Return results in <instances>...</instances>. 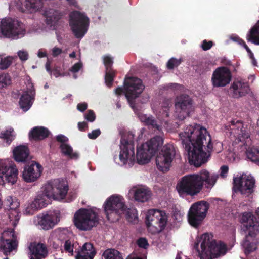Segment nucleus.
Instances as JSON below:
<instances>
[{"mask_svg": "<svg viewBox=\"0 0 259 259\" xmlns=\"http://www.w3.org/2000/svg\"><path fill=\"white\" fill-rule=\"evenodd\" d=\"M42 7L41 0H13L10 5L11 9L30 13L37 12Z\"/></svg>", "mask_w": 259, "mask_h": 259, "instance_id": "nucleus-20", "label": "nucleus"}, {"mask_svg": "<svg viewBox=\"0 0 259 259\" xmlns=\"http://www.w3.org/2000/svg\"><path fill=\"white\" fill-rule=\"evenodd\" d=\"M98 223V213L92 209L81 208L74 216V224L81 231L91 230Z\"/></svg>", "mask_w": 259, "mask_h": 259, "instance_id": "nucleus-5", "label": "nucleus"}, {"mask_svg": "<svg viewBox=\"0 0 259 259\" xmlns=\"http://www.w3.org/2000/svg\"><path fill=\"white\" fill-rule=\"evenodd\" d=\"M18 246L17 235L12 229L5 230L0 237V249L4 253L8 255L13 250H16Z\"/></svg>", "mask_w": 259, "mask_h": 259, "instance_id": "nucleus-15", "label": "nucleus"}, {"mask_svg": "<svg viewBox=\"0 0 259 259\" xmlns=\"http://www.w3.org/2000/svg\"><path fill=\"white\" fill-rule=\"evenodd\" d=\"M6 203L11 210L9 214V219L12 224L15 226L17 224L20 219V212H18L17 208L19 206V202L16 198H13L11 196H8L7 199Z\"/></svg>", "mask_w": 259, "mask_h": 259, "instance_id": "nucleus-29", "label": "nucleus"}, {"mask_svg": "<svg viewBox=\"0 0 259 259\" xmlns=\"http://www.w3.org/2000/svg\"><path fill=\"white\" fill-rule=\"evenodd\" d=\"M13 153L14 158L17 162H25L29 159V151L26 146L20 145L15 147Z\"/></svg>", "mask_w": 259, "mask_h": 259, "instance_id": "nucleus-35", "label": "nucleus"}, {"mask_svg": "<svg viewBox=\"0 0 259 259\" xmlns=\"http://www.w3.org/2000/svg\"><path fill=\"white\" fill-rule=\"evenodd\" d=\"M78 127L80 131H84L87 127V124L85 122H79L78 123Z\"/></svg>", "mask_w": 259, "mask_h": 259, "instance_id": "nucleus-64", "label": "nucleus"}, {"mask_svg": "<svg viewBox=\"0 0 259 259\" xmlns=\"http://www.w3.org/2000/svg\"><path fill=\"white\" fill-rule=\"evenodd\" d=\"M137 244L138 246L144 249H146L148 246H149V244L148 243V241L147 239L145 238H140L137 240Z\"/></svg>", "mask_w": 259, "mask_h": 259, "instance_id": "nucleus-53", "label": "nucleus"}, {"mask_svg": "<svg viewBox=\"0 0 259 259\" xmlns=\"http://www.w3.org/2000/svg\"><path fill=\"white\" fill-rule=\"evenodd\" d=\"M45 22L51 29L56 30L60 23L62 14L58 10L53 8L46 9L43 13Z\"/></svg>", "mask_w": 259, "mask_h": 259, "instance_id": "nucleus-24", "label": "nucleus"}, {"mask_svg": "<svg viewBox=\"0 0 259 259\" xmlns=\"http://www.w3.org/2000/svg\"><path fill=\"white\" fill-rule=\"evenodd\" d=\"M6 203L11 210L9 214V219L12 224L15 226L17 224L20 219V212H18L17 208L19 206V202L16 198H13L11 196H8L7 199Z\"/></svg>", "mask_w": 259, "mask_h": 259, "instance_id": "nucleus-30", "label": "nucleus"}, {"mask_svg": "<svg viewBox=\"0 0 259 259\" xmlns=\"http://www.w3.org/2000/svg\"><path fill=\"white\" fill-rule=\"evenodd\" d=\"M30 259H43L47 255V250L41 243H32L29 246Z\"/></svg>", "mask_w": 259, "mask_h": 259, "instance_id": "nucleus-31", "label": "nucleus"}, {"mask_svg": "<svg viewBox=\"0 0 259 259\" xmlns=\"http://www.w3.org/2000/svg\"><path fill=\"white\" fill-rule=\"evenodd\" d=\"M246 155L251 161L255 162H259V150L255 148L247 150Z\"/></svg>", "mask_w": 259, "mask_h": 259, "instance_id": "nucleus-44", "label": "nucleus"}, {"mask_svg": "<svg viewBox=\"0 0 259 259\" xmlns=\"http://www.w3.org/2000/svg\"><path fill=\"white\" fill-rule=\"evenodd\" d=\"M13 58L10 56L5 57L0 55V69H6L11 64Z\"/></svg>", "mask_w": 259, "mask_h": 259, "instance_id": "nucleus-47", "label": "nucleus"}, {"mask_svg": "<svg viewBox=\"0 0 259 259\" xmlns=\"http://www.w3.org/2000/svg\"><path fill=\"white\" fill-rule=\"evenodd\" d=\"M17 55L22 61H26L28 60L29 57L28 52L25 50H19L17 52Z\"/></svg>", "mask_w": 259, "mask_h": 259, "instance_id": "nucleus-54", "label": "nucleus"}, {"mask_svg": "<svg viewBox=\"0 0 259 259\" xmlns=\"http://www.w3.org/2000/svg\"><path fill=\"white\" fill-rule=\"evenodd\" d=\"M232 74L230 69L226 67H219L213 72L211 78L213 88H222L230 83Z\"/></svg>", "mask_w": 259, "mask_h": 259, "instance_id": "nucleus-19", "label": "nucleus"}, {"mask_svg": "<svg viewBox=\"0 0 259 259\" xmlns=\"http://www.w3.org/2000/svg\"><path fill=\"white\" fill-rule=\"evenodd\" d=\"M1 28L5 36L12 39L21 38L26 33L25 25L18 20L11 18L2 19Z\"/></svg>", "mask_w": 259, "mask_h": 259, "instance_id": "nucleus-8", "label": "nucleus"}, {"mask_svg": "<svg viewBox=\"0 0 259 259\" xmlns=\"http://www.w3.org/2000/svg\"><path fill=\"white\" fill-rule=\"evenodd\" d=\"M231 124L232 126H236V129L233 127H231L232 131L231 133H233L234 135V137H236L235 143H237L240 142L243 144L245 140L249 138V133L246 131L242 123L239 120H232L231 121Z\"/></svg>", "mask_w": 259, "mask_h": 259, "instance_id": "nucleus-25", "label": "nucleus"}, {"mask_svg": "<svg viewBox=\"0 0 259 259\" xmlns=\"http://www.w3.org/2000/svg\"><path fill=\"white\" fill-rule=\"evenodd\" d=\"M78 61L75 63L70 69L69 71L72 73L75 74L80 70L83 67V64L80 60V56L78 58ZM73 77L75 79L77 78V76L75 74L73 75Z\"/></svg>", "mask_w": 259, "mask_h": 259, "instance_id": "nucleus-49", "label": "nucleus"}, {"mask_svg": "<svg viewBox=\"0 0 259 259\" xmlns=\"http://www.w3.org/2000/svg\"><path fill=\"white\" fill-rule=\"evenodd\" d=\"M49 130L43 126H36L32 128L29 133V138L34 140H41L48 136Z\"/></svg>", "mask_w": 259, "mask_h": 259, "instance_id": "nucleus-37", "label": "nucleus"}, {"mask_svg": "<svg viewBox=\"0 0 259 259\" xmlns=\"http://www.w3.org/2000/svg\"><path fill=\"white\" fill-rule=\"evenodd\" d=\"M194 247L200 259H214L226 252L225 245L222 242L217 243L212 235L208 233H204L198 237Z\"/></svg>", "mask_w": 259, "mask_h": 259, "instance_id": "nucleus-3", "label": "nucleus"}, {"mask_svg": "<svg viewBox=\"0 0 259 259\" xmlns=\"http://www.w3.org/2000/svg\"><path fill=\"white\" fill-rule=\"evenodd\" d=\"M42 171V166L38 163L33 162L26 166L23 172V178L26 182H33L37 180Z\"/></svg>", "mask_w": 259, "mask_h": 259, "instance_id": "nucleus-23", "label": "nucleus"}, {"mask_svg": "<svg viewBox=\"0 0 259 259\" xmlns=\"http://www.w3.org/2000/svg\"><path fill=\"white\" fill-rule=\"evenodd\" d=\"M87 108V104L86 103H81L77 105V108L80 112H84Z\"/></svg>", "mask_w": 259, "mask_h": 259, "instance_id": "nucleus-62", "label": "nucleus"}, {"mask_svg": "<svg viewBox=\"0 0 259 259\" xmlns=\"http://www.w3.org/2000/svg\"><path fill=\"white\" fill-rule=\"evenodd\" d=\"M69 18L70 26L74 36L77 38H82L88 29L89 18L78 11L71 12Z\"/></svg>", "mask_w": 259, "mask_h": 259, "instance_id": "nucleus-10", "label": "nucleus"}, {"mask_svg": "<svg viewBox=\"0 0 259 259\" xmlns=\"http://www.w3.org/2000/svg\"><path fill=\"white\" fill-rule=\"evenodd\" d=\"M121 151L119 155L121 165H128L131 167L135 161L134 146L132 140H127L124 138L121 139Z\"/></svg>", "mask_w": 259, "mask_h": 259, "instance_id": "nucleus-17", "label": "nucleus"}, {"mask_svg": "<svg viewBox=\"0 0 259 259\" xmlns=\"http://www.w3.org/2000/svg\"><path fill=\"white\" fill-rule=\"evenodd\" d=\"M103 62L106 67L105 83L107 86L110 87L115 76V72L111 68L113 63V59L109 55H105L103 57Z\"/></svg>", "mask_w": 259, "mask_h": 259, "instance_id": "nucleus-32", "label": "nucleus"}, {"mask_svg": "<svg viewBox=\"0 0 259 259\" xmlns=\"http://www.w3.org/2000/svg\"><path fill=\"white\" fill-rule=\"evenodd\" d=\"M139 119L145 124L148 125H151L153 127H156L159 130V126H158L156 121L152 117H147L146 114H139Z\"/></svg>", "mask_w": 259, "mask_h": 259, "instance_id": "nucleus-43", "label": "nucleus"}, {"mask_svg": "<svg viewBox=\"0 0 259 259\" xmlns=\"http://www.w3.org/2000/svg\"><path fill=\"white\" fill-rule=\"evenodd\" d=\"M181 59H177L175 58H171L167 63V67L169 69H174L178 67L181 63Z\"/></svg>", "mask_w": 259, "mask_h": 259, "instance_id": "nucleus-51", "label": "nucleus"}, {"mask_svg": "<svg viewBox=\"0 0 259 259\" xmlns=\"http://www.w3.org/2000/svg\"><path fill=\"white\" fill-rule=\"evenodd\" d=\"M239 221L243 225L246 234H258L259 222L250 212H245L239 215Z\"/></svg>", "mask_w": 259, "mask_h": 259, "instance_id": "nucleus-21", "label": "nucleus"}, {"mask_svg": "<svg viewBox=\"0 0 259 259\" xmlns=\"http://www.w3.org/2000/svg\"><path fill=\"white\" fill-rule=\"evenodd\" d=\"M257 235L246 234L245 239L242 243V246L246 255L257 249L259 243V241L256 238Z\"/></svg>", "mask_w": 259, "mask_h": 259, "instance_id": "nucleus-28", "label": "nucleus"}, {"mask_svg": "<svg viewBox=\"0 0 259 259\" xmlns=\"http://www.w3.org/2000/svg\"><path fill=\"white\" fill-rule=\"evenodd\" d=\"M144 86L141 79L136 77L126 78L124 82V87H118L114 92L116 95H125L131 107L135 112L134 100L142 92Z\"/></svg>", "mask_w": 259, "mask_h": 259, "instance_id": "nucleus-4", "label": "nucleus"}, {"mask_svg": "<svg viewBox=\"0 0 259 259\" xmlns=\"http://www.w3.org/2000/svg\"><path fill=\"white\" fill-rule=\"evenodd\" d=\"M231 89L233 91V96L235 98L245 96L249 90L247 84L240 80L234 81L231 86Z\"/></svg>", "mask_w": 259, "mask_h": 259, "instance_id": "nucleus-34", "label": "nucleus"}, {"mask_svg": "<svg viewBox=\"0 0 259 259\" xmlns=\"http://www.w3.org/2000/svg\"><path fill=\"white\" fill-rule=\"evenodd\" d=\"M167 222L166 213L158 209H150L148 211L146 217V224L149 232L155 234L162 231Z\"/></svg>", "mask_w": 259, "mask_h": 259, "instance_id": "nucleus-7", "label": "nucleus"}, {"mask_svg": "<svg viewBox=\"0 0 259 259\" xmlns=\"http://www.w3.org/2000/svg\"><path fill=\"white\" fill-rule=\"evenodd\" d=\"M219 175L211 174L206 170L188 174L183 177L177 185V190L181 196H194L202 190L203 187L212 188L215 185Z\"/></svg>", "mask_w": 259, "mask_h": 259, "instance_id": "nucleus-2", "label": "nucleus"}, {"mask_svg": "<svg viewBox=\"0 0 259 259\" xmlns=\"http://www.w3.org/2000/svg\"><path fill=\"white\" fill-rule=\"evenodd\" d=\"M50 199L52 198L47 195L46 189L44 188L43 191L37 194L32 202L34 207L39 210L46 207L49 202V200Z\"/></svg>", "mask_w": 259, "mask_h": 259, "instance_id": "nucleus-36", "label": "nucleus"}, {"mask_svg": "<svg viewBox=\"0 0 259 259\" xmlns=\"http://www.w3.org/2000/svg\"><path fill=\"white\" fill-rule=\"evenodd\" d=\"M47 195L55 200H61L66 196L68 190L67 182L63 180L50 181L44 186Z\"/></svg>", "mask_w": 259, "mask_h": 259, "instance_id": "nucleus-11", "label": "nucleus"}, {"mask_svg": "<svg viewBox=\"0 0 259 259\" xmlns=\"http://www.w3.org/2000/svg\"><path fill=\"white\" fill-rule=\"evenodd\" d=\"M50 65L51 61L49 58H48L45 65V68L47 71L50 74V75H54L56 77H58L60 76H63V75H62L57 69H54L52 70L50 68Z\"/></svg>", "mask_w": 259, "mask_h": 259, "instance_id": "nucleus-48", "label": "nucleus"}, {"mask_svg": "<svg viewBox=\"0 0 259 259\" xmlns=\"http://www.w3.org/2000/svg\"><path fill=\"white\" fill-rule=\"evenodd\" d=\"M209 208L208 203L205 201H199L193 204L188 213V222L195 228H197L206 215Z\"/></svg>", "mask_w": 259, "mask_h": 259, "instance_id": "nucleus-13", "label": "nucleus"}, {"mask_svg": "<svg viewBox=\"0 0 259 259\" xmlns=\"http://www.w3.org/2000/svg\"><path fill=\"white\" fill-rule=\"evenodd\" d=\"M37 56L39 58H43L47 57V53L45 50L43 49H40L38 51Z\"/></svg>", "mask_w": 259, "mask_h": 259, "instance_id": "nucleus-63", "label": "nucleus"}, {"mask_svg": "<svg viewBox=\"0 0 259 259\" xmlns=\"http://www.w3.org/2000/svg\"><path fill=\"white\" fill-rule=\"evenodd\" d=\"M175 155L174 146L169 144L164 145L156 158L157 168L162 172L168 170Z\"/></svg>", "mask_w": 259, "mask_h": 259, "instance_id": "nucleus-14", "label": "nucleus"}, {"mask_svg": "<svg viewBox=\"0 0 259 259\" xmlns=\"http://www.w3.org/2000/svg\"><path fill=\"white\" fill-rule=\"evenodd\" d=\"M35 96V90L31 81L29 80L19 100L20 107L23 112H27L32 106Z\"/></svg>", "mask_w": 259, "mask_h": 259, "instance_id": "nucleus-22", "label": "nucleus"}, {"mask_svg": "<svg viewBox=\"0 0 259 259\" xmlns=\"http://www.w3.org/2000/svg\"><path fill=\"white\" fill-rule=\"evenodd\" d=\"M15 138V134L13 128L0 132V138L3 139L7 145H9Z\"/></svg>", "mask_w": 259, "mask_h": 259, "instance_id": "nucleus-40", "label": "nucleus"}, {"mask_svg": "<svg viewBox=\"0 0 259 259\" xmlns=\"http://www.w3.org/2000/svg\"><path fill=\"white\" fill-rule=\"evenodd\" d=\"M175 106L179 112H189L193 108L192 100L189 96L185 94L176 97Z\"/></svg>", "mask_w": 259, "mask_h": 259, "instance_id": "nucleus-26", "label": "nucleus"}, {"mask_svg": "<svg viewBox=\"0 0 259 259\" xmlns=\"http://www.w3.org/2000/svg\"><path fill=\"white\" fill-rule=\"evenodd\" d=\"M220 170H221V173H220L221 177H222V178H225L227 176L228 172V166H225V165L222 166L221 167Z\"/></svg>", "mask_w": 259, "mask_h": 259, "instance_id": "nucleus-60", "label": "nucleus"}, {"mask_svg": "<svg viewBox=\"0 0 259 259\" xmlns=\"http://www.w3.org/2000/svg\"><path fill=\"white\" fill-rule=\"evenodd\" d=\"M51 55L54 57H56L62 53V50L57 47H54L51 50Z\"/></svg>", "mask_w": 259, "mask_h": 259, "instance_id": "nucleus-57", "label": "nucleus"}, {"mask_svg": "<svg viewBox=\"0 0 259 259\" xmlns=\"http://www.w3.org/2000/svg\"><path fill=\"white\" fill-rule=\"evenodd\" d=\"M231 39L235 41H238L240 44L242 45V46L246 49L247 52L249 53V55H251V54H253L251 50L249 48V47L246 45V44L243 40L240 39L239 37L237 36L231 37Z\"/></svg>", "mask_w": 259, "mask_h": 259, "instance_id": "nucleus-55", "label": "nucleus"}, {"mask_svg": "<svg viewBox=\"0 0 259 259\" xmlns=\"http://www.w3.org/2000/svg\"><path fill=\"white\" fill-rule=\"evenodd\" d=\"M130 192L134 194L136 201L140 202H145L149 200L151 196V192L146 186H140L134 187Z\"/></svg>", "mask_w": 259, "mask_h": 259, "instance_id": "nucleus-27", "label": "nucleus"}, {"mask_svg": "<svg viewBox=\"0 0 259 259\" xmlns=\"http://www.w3.org/2000/svg\"><path fill=\"white\" fill-rule=\"evenodd\" d=\"M126 215V219L128 222L136 223L138 221V217L137 210L135 208H131L126 209L125 207L124 213Z\"/></svg>", "mask_w": 259, "mask_h": 259, "instance_id": "nucleus-41", "label": "nucleus"}, {"mask_svg": "<svg viewBox=\"0 0 259 259\" xmlns=\"http://www.w3.org/2000/svg\"><path fill=\"white\" fill-rule=\"evenodd\" d=\"M248 41L259 45V21L256 24L252 27L247 35Z\"/></svg>", "mask_w": 259, "mask_h": 259, "instance_id": "nucleus-39", "label": "nucleus"}, {"mask_svg": "<svg viewBox=\"0 0 259 259\" xmlns=\"http://www.w3.org/2000/svg\"><path fill=\"white\" fill-rule=\"evenodd\" d=\"M18 170L15 164L9 159H0V185L8 183L15 184L18 178Z\"/></svg>", "mask_w": 259, "mask_h": 259, "instance_id": "nucleus-12", "label": "nucleus"}, {"mask_svg": "<svg viewBox=\"0 0 259 259\" xmlns=\"http://www.w3.org/2000/svg\"><path fill=\"white\" fill-rule=\"evenodd\" d=\"M101 134V131L99 129L93 130L92 132L88 133V137L91 139H95Z\"/></svg>", "mask_w": 259, "mask_h": 259, "instance_id": "nucleus-56", "label": "nucleus"}, {"mask_svg": "<svg viewBox=\"0 0 259 259\" xmlns=\"http://www.w3.org/2000/svg\"><path fill=\"white\" fill-rule=\"evenodd\" d=\"M233 190L235 192H239L241 194L248 196L253 191L255 180L250 176L242 175L239 178L234 179Z\"/></svg>", "mask_w": 259, "mask_h": 259, "instance_id": "nucleus-16", "label": "nucleus"}, {"mask_svg": "<svg viewBox=\"0 0 259 259\" xmlns=\"http://www.w3.org/2000/svg\"><path fill=\"white\" fill-rule=\"evenodd\" d=\"M77 246L76 243L74 241L68 240L65 242L64 245V250L66 252L69 253L70 255H73V249L76 248Z\"/></svg>", "mask_w": 259, "mask_h": 259, "instance_id": "nucleus-46", "label": "nucleus"}, {"mask_svg": "<svg viewBox=\"0 0 259 259\" xmlns=\"http://www.w3.org/2000/svg\"><path fill=\"white\" fill-rule=\"evenodd\" d=\"M56 140L60 144L67 143L68 138L63 135H59L56 137Z\"/></svg>", "mask_w": 259, "mask_h": 259, "instance_id": "nucleus-59", "label": "nucleus"}, {"mask_svg": "<svg viewBox=\"0 0 259 259\" xmlns=\"http://www.w3.org/2000/svg\"><path fill=\"white\" fill-rule=\"evenodd\" d=\"M38 210L37 208L34 207L33 203L32 202L25 206L23 213L26 215H32Z\"/></svg>", "mask_w": 259, "mask_h": 259, "instance_id": "nucleus-50", "label": "nucleus"}, {"mask_svg": "<svg viewBox=\"0 0 259 259\" xmlns=\"http://www.w3.org/2000/svg\"><path fill=\"white\" fill-rule=\"evenodd\" d=\"M172 101L169 99H164L162 103L161 107L164 112H167L170 107L172 106Z\"/></svg>", "mask_w": 259, "mask_h": 259, "instance_id": "nucleus-52", "label": "nucleus"}, {"mask_svg": "<svg viewBox=\"0 0 259 259\" xmlns=\"http://www.w3.org/2000/svg\"><path fill=\"white\" fill-rule=\"evenodd\" d=\"M60 148L61 153L65 156L71 159H77L78 154L74 151L72 147L68 143L60 144Z\"/></svg>", "mask_w": 259, "mask_h": 259, "instance_id": "nucleus-38", "label": "nucleus"}, {"mask_svg": "<svg viewBox=\"0 0 259 259\" xmlns=\"http://www.w3.org/2000/svg\"><path fill=\"white\" fill-rule=\"evenodd\" d=\"M11 83L10 76L7 73L0 74V89H3L9 86Z\"/></svg>", "mask_w": 259, "mask_h": 259, "instance_id": "nucleus-45", "label": "nucleus"}, {"mask_svg": "<svg viewBox=\"0 0 259 259\" xmlns=\"http://www.w3.org/2000/svg\"><path fill=\"white\" fill-rule=\"evenodd\" d=\"M59 221V214L56 211L42 213L35 217L33 219L34 224L45 230L53 228Z\"/></svg>", "mask_w": 259, "mask_h": 259, "instance_id": "nucleus-18", "label": "nucleus"}, {"mask_svg": "<svg viewBox=\"0 0 259 259\" xmlns=\"http://www.w3.org/2000/svg\"><path fill=\"white\" fill-rule=\"evenodd\" d=\"M212 46V42L211 41H207L206 40H203L201 45V47L205 51L210 49Z\"/></svg>", "mask_w": 259, "mask_h": 259, "instance_id": "nucleus-58", "label": "nucleus"}, {"mask_svg": "<svg viewBox=\"0 0 259 259\" xmlns=\"http://www.w3.org/2000/svg\"><path fill=\"white\" fill-rule=\"evenodd\" d=\"M179 135L191 164L198 167L207 161L212 145L210 136L205 127L197 124L190 125Z\"/></svg>", "mask_w": 259, "mask_h": 259, "instance_id": "nucleus-1", "label": "nucleus"}, {"mask_svg": "<svg viewBox=\"0 0 259 259\" xmlns=\"http://www.w3.org/2000/svg\"><path fill=\"white\" fill-rule=\"evenodd\" d=\"M163 143L161 136H155L137 148V161L140 164L148 163L159 147Z\"/></svg>", "mask_w": 259, "mask_h": 259, "instance_id": "nucleus-6", "label": "nucleus"}, {"mask_svg": "<svg viewBox=\"0 0 259 259\" xmlns=\"http://www.w3.org/2000/svg\"><path fill=\"white\" fill-rule=\"evenodd\" d=\"M96 254L92 244L85 243L80 250H78L75 259H93Z\"/></svg>", "mask_w": 259, "mask_h": 259, "instance_id": "nucleus-33", "label": "nucleus"}, {"mask_svg": "<svg viewBox=\"0 0 259 259\" xmlns=\"http://www.w3.org/2000/svg\"><path fill=\"white\" fill-rule=\"evenodd\" d=\"M104 259H123L120 252L114 249H108L103 254Z\"/></svg>", "mask_w": 259, "mask_h": 259, "instance_id": "nucleus-42", "label": "nucleus"}, {"mask_svg": "<svg viewBox=\"0 0 259 259\" xmlns=\"http://www.w3.org/2000/svg\"><path fill=\"white\" fill-rule=\"evenodd\" d=\"M181 87V86L179 84L171 83H169L168 84L165 85L164 87V88L165 90H168V89H179Z\"/></svg>", "mask_w": 259, "mask_h": 259, "instance_id": "nucleus-61", "label": "nucleus"}, {"mask_svg": "<svg viewBox=\"0 0 259 259\" xmlns=\"http://www.w3.org/2000/svg\"><path fill=\"white\" fill-rule=\"evenodd\" d=\"M125 205L123 198L119 195L111 196L104 204V209L108 219L111 222L117 221L123 214Z\"/></svg>", "mask_w": 259, "mask_h": 259, "instance_id": "nucleus-9", "label": "nucleus"}]
</instances>
